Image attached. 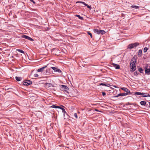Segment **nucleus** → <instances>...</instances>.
Wrapping results in <instances>:
<instances>
[{"label":"nucleus","mask_w":150,"mask_h":150,"mask_svg":"<svg viewBox=\"0 0 150 150\" xmlns=\"http://www.w3.org/2000/svg\"><path fill=\"white\" fill-rule=\"evenodd\" d=\"M136 59H134V61L133 59H131V61L130 67L132 70V71H134L136 70Z\"/></svg>","instance_id":"nucleus-1"},{"label":"nucleus","mask_w":150,"mask_h":150,"mask_svg":"<svg viewBox=\"0 0 150 150\" xmlns=\"http://www.w3.org/2000/svg\"><path fill=\"white\" fill-rule=\"evenodd\" d=\"M139 45V43L138 42H135L134 43H132L129 45L128 48L130 49H132L137 46Z\"/></svg>","instance_id":"nucleus-2"},{"label":"nucleus","mask_w":150,"mask_h":150,"mask_svg":"<svg viewBox=\"0 0 150 150\" xmlns=\"http://www.w3.org/2000/svg\"><path fill=\"white\" fill-rule=\"evenodd\" d=\"M60 89L62 91L64 90L66 92L68 93V91H67L69 90V88L67 86L64 85H60Z\"/></svg>","instance_id":"nucleus-3"},{"label":"nucleus","mask_w":150,"mask_h":150,"mask_svg":"<svg viewBox=\"0 0 150 150\" xmlns=\"http://www.w3.org/2000/svg\"><path fill=\"white\" fill-rule=\"evenodd\" d=\"M135 95H144L145 94H147V95H144L142 96L143 97H150V95L148 93H141L140 92H136L135 93Z\"/></svg>","instance_id":"nucleus-4"},{"label":"nucleus","mask_w":150,"mask_h":150,"mask_svg":"<svg viewBox=\"0 0 150 150\" xmlns=\"http://www.w3.org/2000/svg\"><path fill=\"white\" fill-rule=\"evenodd\" d=\"M22 84L25 86H28L32 83V81L29 80H25L22 83Z\"/></svg>","instance_id":"nucleus-5"},{"label":"nucleus","mask_w":150,"mask_h":150,"mask_svg":"<svg viewBox=\"0 0 150 150\" xmlns=\"http://www.w3.org/2000/svg\"><path fill=\"white\" fill-rule=\"evenodd\" d=\"M94 32L97 33V34H101L103 35L105 33V32L103 30H99L98 29H95L94 30Z\"/></svg>","instance_id":"nucleus-6"},{"label":"nucleus","mask_w":150,"mask_h":150,"mask_svg":"<svg viewBox=\"0 0 150 150\" xmlns=\"http://www.w3.org/2000/svg\"><path fill=\"white\" fill-rule=\"evenodd\" d=\"M51 68L53 69L54 71L55 72H57L59 73H61L62 72L61 70H60L59 69L57 68V67H51Z\"/></svg>","instance_id":"nucleus-7"},{"label":"nucleus","mask_w":150,"mask_h":150,"mask_svg":"<svg viewBox=\"0 0 150 150\" xmlns=\"http://www.w3.org/2000/svg\"><path fill=\"white\" fill-rule=\"evenodd\" d=\"M128 95V93H120L118 94L117 95L113 97H118L119 96H125Z\"/></svg>","instance_id":"nucleus-8"},{"label":"nucleus","mask_w":150,"mask_h":150,"mask_svg":"<svg viewBox=\"0 0 150 150\" xmlns=\"http://www.w3.org/2000/svg\"><path fill=\"white\" fill-rule=\"evenodd\" d=\"M121 89L122 90H123L124 91L126 92V93H128V94H131L130 92V91L127 88H125V87H123V88H121Z\"/></svg>","instance_id":"nucleus-9"},{"label":"nucleus","mask_w":150,"mask_h":150,"mask_svg":"<svg viewBox=\"0 0 150 150\" xmlns=\"http://www.w3.org/2000/svg\"><path fill=\"white\" fill-rule=\"evenodd\" d=\"M47 66L46 65L45 66L39 69H38L37 71L38 72H42L44 71V70L45 69L46 67H47Z\"/></svg>","instance_id":"nucleus-10"},{"label":"nucleus","mask_w":150,"mask_h":150,"mask_svg":"<svg viewBox=\"0 0 150 150\" xmlns=\"http://www.w3.org/2000/svg\"><path fill=\"white\" fill-rule=\"evenodd\" d=\"M145 72L146 74L148 75L150 74V68H148L146 67Z\"/></svg>","instance_id":"nucleus-11"},{"label":"nucleus","mask_w":150,"mask_h":150,"mask_svg":"<svg viewBox=\"0 0 150 150\" xmlns=\"http://www.w3.org/2000/svg\"><path fill=\"white\" fill-rule=\"evenodd\" d=\"M112 65H113V66L116 69H119L120 68V66L117 64L113 63Z\"/></svg>","instance_id":"nucleus-12"},{"label":"nucleus","mask_w":150,"mask_h":150,"mask_svg":"<svg viewBox=\"0 0 150 150\" xmlns=\"http://www.w3.org/2000/svg\"><path fill=\"white\" fill-rule=\"evenodd\" d=\"M19 41L20 42L19 43L22 44L25 43V42H26V41L25 40V39L22 38L20 39L19 40Z\"/></svg>","instance_id":"nucleus-13"},{"label":"nucleus","mask_w":150,"mask_h":150,"mask_svg":"<svg viewBox=\"0 0 150 150\" xmlns=\"http://www.w3.org/2000/svg\"><path fill=\"white\" fill-rule=\"evenodd\" d=\"M45 86L46 88H49L51 86L53 87L54 86L52 85V84L51 83H45Z\"/></svg>","instance_id":"nucleus-14"},{"label":"nucleus","mask_w":150,"mask_h":150,"mask_svg":"<svg viewBox=\"0 0 150 150\" xmlns=\"http://www.w3.org/2000/svg\"><path fill=\"white\" fill-rule=\"evenodd\" d=\"M15 78L17 81H21L22 79V78L21 77L16 76Z\"/></svg>","instance_id":"nucleus-15"},{"label":"nucleus","mask_w":150,"mask_h":150,"mask_svg":"<svg viewBox=\"0 0 150 150\" xmlns=\"http://www.w3.org/2000/svg\"><path fill=\"white\" fill-rule=\"evenodd\" d=\"M140 104L142 105H145L146 102L145 101H142L140 102Z\"/></svg>","instance_id":"nucleus-16"},{"label":"nucleus","mask_w":150,"mask_h":150,"mask_svg":"<svg viewBox=\"0 0 150 150\" xmlns=\"http://www.w3.org/2000/svg\"><path fill=\"white\" fill-rule=\"evenodd\" d=\"M99 85H102V86H109L110 85V84H105L103 83H101Z\"/></svg>","instance_id":"nucleus-17"},{"label":"nucleus","mask_w":150,"mask_h":150,"mask_svg":"<svg viewBox=\"0 0 150 150\" xmlns=\"http://www.w3.org/2000/svg\"><path fill=\"white\" fill-rule=\"evenodd\" d=\"M59 107H60V108H59V109H61L62 110V112L64 113L65 114V113H66L64 108H62L60 106H59Z\"/></svg>","instance_id":"nucleus-18"},{"label":"nucleus","mask_w":150,"mask_h":150,"mask_svg":"<svg viewBox=\"0 0 150 150\" xmlns=\"http://www.w3.org/2000/svg\"><path fill=\"white\" fill-rule=\"evenodd\" d=\"M131 7L132 8H135V9H138L139 8V6H137L135 5H132L131 6Z\"/></svg>","instance_id":"nucleus-19"},{"label":"nucleus","mask_w":150,"mask_h":150,"mask_svg":"<svg viewBox=\"0 0 150 150\" xmlns=\"http://www.w3.org/2000/svg\"><path fill=\"white\" fill-rule=\"evenodd\" d=\"M76 16L78 17L81 20H83V18L81 16L79 15H76Z\"/></svg>","instance_id":"nucleus-20"},{"label":"nucleus","mask_w":150,"mask_h":150,"mask_svg":"<svg viewBox=\"0 0 150 150\" xmlns=\"http://www.w3.org/2000/svg\"><path fill=\"white\" fill-rule=\"evenodd\" d=\"M50 107L55 108H60L59 106H57L54 105H53L51 106Z\"/></svg>","instance_id":"nucleus-21"},{"label":"nucleus","mask_w":150,"mask_h":150,"mask_svg":"<svg viewBox=\"0 0 150 150\" xmlns=\"http://www.w3.org/2000/svg\"><path fill=\"white\" fill-rule=\"evenodd\" d=\"M82 3L85 6H86L88 8H90L91 9V6H89L88 4H86L85 2Z\"/></svg>","instance_id":"nucleus-22"},{"label":"nucleus","mask_w":150,"mask_h":150,"mask_svg":"<svg viewBox=\"0 0 150 150\" xmlns=\"http://www.w3.org/2000/svg\"><path fill=\"white\" fill-rule=\"evenodd\" d=\"M16 50L18 51V52H21V53H22L23 54L24 53V52L22 50L19 49H17Z\"/></svg>","instance_id":"nucleus-23"},{"label":"nucleus","mask_w":150,"mask_h":150,"mask_svg":"<svg viewBox=\"0 0 150 150\" xmlns=\"http://www.w3.org/2000/svg\"><path fill=\"white\" fill-rule=\"evenodd\" d=\"M70 40H71V42H76V40L75 38H70Z\"/></svg>","instance_id":"nucleus-24"},{"label":"nucleus","mask_w":150,"mask_h":150,"mask_svg":"<svg viewBox=\"0 0 150 150\" xmlns=\"http://www.w3.org/2000/svg\"><path fill=\"white\" fill-rule=\"evenodd\" d=\"M21 38H30L29 36L23 34L21 35Z\"/></svg>","instance_id":"nucleus-25"},{"label":"nucleus","mask_w":150,"mask_h":150,"mask_svg":"<svg viewBox=\"0 0 150 150\" xmlns=\"http://www.w3.org/2000/svg\"><path fill=\"white\" fill-rule=\"evenodd\" d=\"M138 70L140 72L142 73H143V70L142 69V68H141V67L139 68L138 69Z\"/></svg>","instance_id":"nucleus-26"},{"label":"nucleus","mask_w":150,"mask_h":150,"mask_svg":"<svg viewBox=\"0 0 150 150\" xmlns=\"http://www.w3.org/2000/svg\"><path fill=\"white\" fill-rule=\"evenodd\" d=\"M50 73V70L49 69H46V74H49Z\"/></svg>","instance_id":"nucleus-27"},{"label":"nucleus","mask_w":150,"mask_h":150,"mask_svg":"<svg viewBox=\"0 0 150 150\" xmlns=\"http://www.w3.org/2000/svg\"><path fill=\"white\" fill-rule=\"evenodd\" d=\"M148 50V48H147L146 47H145L144 49V52H146L147 51V50Z\"/></svg>","instance_id":"nucleus-28"},{"label":"nucleus","mask_w":150,"mask_h":150,"mask_svg":"<svg viewBox=\"0 0 150 150\" xmlns=\"http://www.w3.org/2000/svg\"><path fill=\"white\" fill-rule=\"evenodd\" d=\"M142 53V50H140L139 51V55H141Z\"/></svg>","instance_id":"nucleus-29"},{"label":"nucleus","mask_w":150,"mask_h":150,"mask_svg":"<svg viewBox=\"0 0 150 150\" xmlns=\"http://www.w3.org/2000/svg\"><path fill=\"white\" fill-rule=\"evenodd\" d=\"M25 38L29 40L32 41H33L34 40L32 38Z\"/></svg>","instance_id":"nucleus-30"},{"label":"nucleus","mask_w":150,"mask_h":150,"mask_svg":"<svg viewBox=\"0 0 150 150\" xmlns=\"http://www.w3.org/2000/svg\"><path fill=\"white\" fill-rule=\"evenodd\" d=\"M74 116H75V117H76V118H77L78 116L77 114L76 113H74Z\"/></svg>","instance_id":"nucleus-31"},{"label":"nucleus","mask_w":150,"mask_h":150,"mask_svg":"<svg viewBox=\"0 0 150 150\" xmlns=\"http://www.w3.org/2000/svg\"><path fill=\"white\" fill-rule=\"evenodd\" d=\"M134 74L135 76H137L138 75L137 72V71H136L135 72H134Z\"/></svg>","instance_id":"nucleus-32"},{"label":"nucleus","mask_w":150,"mask_h":150,"mask_svg":"<svg viewBox=\"0 0 150 150\" xmlns=\"http://www.w3.org/2000/svg\"><path fill=\"white\" fill-rule=\"evenodd\" d=\"M87 33L90 36L91 38H92V34L90 32H87Z\"/></svg>","instance_id":"nucleus-33"},{"label":"nucleus","mask_w":150,"mask_h":150,"mask_svg":"<svg viewBox=\"0 0 150 150\" xmlns=\"http://www.w3.org/2000/svg\"><path fill=\"white\" fill-rule=\"evenodd\" d=\"M132 104L129 103V102H128L126 103V105H132Z\"/></svg>","instance_id":"nucleus-34"},{"label":"nucleus","mask_w":150,"mask_h":150,"mask_svg":"<svg viewBox=\"0 0 150 150\" xmlns=\"http://www.w3.org/2000/svg\"><path fill=\"white\" fill-rule=\"evenodd\" d=\"M34 76L35 77H38L39 76V75H38V74H34Z\"/></svg>","instance_id":"nucleus-35"},{"label":"nucleus","mask_w":150,"mask_h":150,"mask_svg":"<svg viewBox=\"0 0 150 150\" xmlns=\"http://www.w3.org/2000/svg\"><path fill=\"white\" fill-rule=\"evenodd\" d=\"M82 2H83V1H78L76 2V3H80L83 4Z\"/></svg>","instance_id":"nucleus-36"},{"label":"nucleus","mask_w":150,"mask_h":150,"mask_svg":"<svg viewBox=\"0 0 150 150\" xmlns=\"http://www.w3.org/2000/svg\"><path fill=\"white\" fill-rule=\"evenodd\" d=\"M30 1L32 2L33 4L35 3V2L33 0H30Z\"/></svg>","instance_id":"nucleus-37"},{"label":"nucleus","mask_w":150,"mask_h":150,"mask_svg":"<svg viewBox=\"0 0 150 150\" xmlns=\"http://www.w3.org/2000/svg\"><path fill=\"white\" fill-rule=\"evenodd\" d=\"M106 93L105 92H102V95L103 96H104L105 95Z\"/></svg>","instance_id":"nucleus-38"},{"label":"nucleus","mask_w":150,"mask_h":150,"mask_svg":"<svg viewBox=\"0 0 150 150\" xmlns=\"http://www.w3.org/2000/svg\"><path fill=\"white\" fill-rule=\"evenodd\" d=\"M12 89V88H9L7 89V90H8V89Z\"/></svg>","instance_id":"nucleus-39"},{"label":"nucleus","mask_w":150,"mask_h":150,"mask_svg":"<svg viewBox=\"0 0 150 150\" xmlns=\"http://www.w3.org/2000/svg\"><path fill=\"white\" fill-rule=\"evenodd\" d=\"M148 99L149 100H150V98H149Z\"/></svg>","instance_id":"nucleus-40"},{"label":"nucleus","mask_w":150,"mask_h":150,"mask_svg":"<svg viewBox=\"0 0 150 150\" xmlns=\"http://www.w3.org/2000/svg\"><path fill=\"white\" fill-rule=\"evenodd\" d=\"M149 104H150V102H149Z\"/></svg>","instance_id":"nucleus-41"},{"label":"nucleus","mask_w":150,"mask_h":150,"mask_svg":"<svg viewBox=\"0 0 150 150\" xmlns=\"http://www.w3.org/2000/svg\"><path fill=\"white\" fill-rule=\"evenodd\" d=\"M96 111H98V110H96Z\"/></svg>","instance_id":"nucleus-42"}]
</instances>
